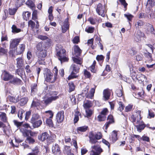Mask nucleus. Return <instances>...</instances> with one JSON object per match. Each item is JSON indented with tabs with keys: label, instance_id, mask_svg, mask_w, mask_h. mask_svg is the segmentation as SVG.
Masks as SVG:
<instances>
[{
	"label": "nucleus",
	"instance_id": "obj_1",
	"mask_svg": "<svg viewBox=\"0 0 155 155\" xmlns=\"http://www.w3.org/2000/svg\"><path fill=\"white\" fill-rule=\"evenodd\" d=\"M51 39H48L45 41H41L36 44L35 55L39 64H42V61L45 60L47 55V50L51 45Z\"/></svg>",
	"mask_w": 155,
	"mask_h": 155
},
{
	"label": "nucleus",
	"instance_id": "obj_2",
	"mask_svg": "<svg viewBox=\"0 0 155 155\" xmlns=\"http://www.w3.org/2000/svg\"><path fill=\"white\" fill-rule=\"evenodd\" d=\"M141 111L136 110V113L137 115H132L130 117V120L133 123L135 122L137 118L139 117V119H137L136 122L137 125H134L136 127L137 130L139 132H141L146 127V125L142 120V117L141 116Z\"/></svg>",
	"mask_w": 155,
	"mask_h": 155
},
{
	"label": "nucleus",
	"instance_id": "obj_3",
	"mask_svg": "<svg viewBox=\"0 0 155 155\" xmlns=\"http://www.w3.org/2000/svg\"><path fill=\"white\" fill-rule=\"evenodd\" d=\"M56 55L61 64L68 61L69 59L66 55V51L62 46L57 45L56 47Z\"/></svg>",
	"mask_w": 155,
	"mask_h": 155
},
{
	"label": "nucleus",
	"instance_id": "obj_4",
	"mask_svg": "<svg viewBox=\"0 0 155 155\" xmlns=\"http://www.w3.org/2000/svg\"><path fill=\"white\" fill-rule=\"evenodd\" d=\"M3 80L5 81H9V82L13 84H21L22 81L17 77H15L14 75L11 74L9 72L4 70L2 73Z\"/></svg>",
	"mask_w": 155,
	"mask_h": 155
},
{
	"label": "nucleus",
	"instance_id": "obj_5",
	"mask_svg": "<svg viewBox=\"0 0 155 155\" xmlns=\"http://www.w3.org/2000/svg\"><path fill=\"white\" fill-rule=\"evenodd\" d=\"M56 135H50L47 132H45L40 134L38 136V139L41 141H46L47 145L49 146L54 142Z\"/></svg>",
	"mask_w": 155,
	"mask_h": 155
},
{
	"label": "nucleus",
	"instance_id": "obj_6",
	"mask_svg": "<svg viewBox=\"0 0 155 155\" xmlns=\"http://www.w3.org/2000/svg\"><path fill=\"white\" fill-rule=\"evenodd\" d=\"M96 87L97 86L94 85V87L91 88L88 92L89 86L88 85H87L82 90L81 94L84 95L87 98L93 99Z\"/></svg>",
	"mask_w": 155,
	"mask_h": 155
},
{
	"label": "nucleus",
	"instance_id": "obj_7",
	"mask_svg": "<svg viewBox=\"0 0 155 155\" xmlns=\"http://www.w3.org/2000/svg\"><path fill=\"white\" fill-rule=\"evenodd\" d=\"M102 137V134L101 132H97L94 134L93 131H91L89 133V140L91 144H95L98 142L97 140L101 139Z\"/></svg>",
	"mask_w": 155,
	"mask_h": 155
},
{
	"label": "nucleus",
	"instance_id": "obj_8",
	"mask_svg": "<svg viewBox=\"0 0 155 155\" xmlns=\"http://www.w3.org/2000/svg\"><path fill=\"white\" fill-rule=\"evenodd\" d=\"M40 118V115L38 114H34L32 115L30 122L33 128H38L41 125L42 122Z\"/></svg>",
	"mask_w": 155,
	"mask_h": 155
},
{
	"label": "nucleus",
	"instance_id": "obj_9",
	"mask_svg": "<svg viewBox=\"0 0 155 155\" xmlns=\"http://www.w3.org/2000/svg\"><path fill=\"white\" fill-rule=\"evenodd\" d=\"M80 67V65L76 64H72L71 65L70 69L71 71V72L68 78V80L78 77V76L76 74L79 72Z\"/></svg>",
	"mask_w": 155,
	"mask_h": 155
},
{
	"label": "nucleus",
	"instance_id": "obj_10",
	"mask_svg": "<svg viewBox=\"0 0 155 155\" xmlns=\"http://www.w3.org/2000/svg\"><path fill=\"white\" fill-rule=\"evenodd\" d=\"M44 74L45 76V80L47 82L53 83L57 80V79L54 76L53 77V74L51 72L50 70L48 68H44Z\"/></svg>",
	"mask_w": 155,
	"mask_h": 155
},
{
	"label": "nucleus",
	"instance_id": "obj_11",
	"mask_svg": "<svg viewBox=\"0 0 155 155\" xmlns=\"http://www.w3.org/2000/svg\"><path fill=\"white\" fill-rule=\"evenodd\" d=\"M58 94V93L57 92L54 91L52 96L48 97L46 99L43 100L44 104L47 106L51 103L53 101H56L59 98Z\"/></svg>",
	"mask_w": 155,
	"mask_h": 155
},
{
	"label": "nucleus",
	"instance_id": "obj_12",
	"mask_svg": "<svg viewBox=\"0 0 155 155\" xmlns=\"http://www.w3.org/2000/svg\"><path fill=\"white\" fill-rule=\"evenodd\" d=\"M96 12L99 15H101L102 17L105 16L106 12L105 11V8L103 6L101 3H99L97 6Z\"/></svg>",
	"mask_w": 155,
	"mask_h": 155
},
{
	"label": "nucleus",
	"instance_id": "obj_13",
	"mask_svg": "<svg viewBox=\"0 0 155 155\" xmlns=\"http://www.w3.org/2000/svg\"><path fill=\"white\" fill-rule=\"evenodd\" d=\"M107 120V121L105 123L104 126L105 129L106 130H107L108 128L111 124H114L115 122L114 117L111 114H110L108 116Z\"/></svg>",
	"mask_w": 155,
	"mask_h": 155
},
{
	"label": "nucleus",
	"instance_id": "obj_14",
	"mask_svg": "<svg viewBox=\"0 0 155 155\" xmlns=\"http://www.w3.org/2000/svg\"><path fill=\"white\" fill-rule=\"evenodd\" d=\"M64 112L63 110L58 111L56 116L57 122L58 123H60L63 122L64 120Z\"/></svg>",
	"mask_w": 155,
	"mask_h": 155
},
{
	"label": "nucleus",
	"instance_id": "obj_15",
	"mask_svg": "<svg viewBox=\"0 0 155 155\" xmlns=\"http://www.w3.org/2000/svg\"><path fill=\"white\" fill-rule=\"evenodd\" d=\"M144 35L140 30H138L136 33H135L134 35V39L135 41L137 42L141 41V39L143 37Z\"/></svg>",
	"mask_w": 155,
	"mask_h": 155
},
{
	"label": "nucleus",
	"instance_id": "obj_16",
	"mask_svg": "<svg viewBox=\"0 0 155 155\" xmlns=\"http://www.w3.org/2000/svg\"><path fill=\"white\" fill-rule=\"evenodd\" d=\"M111 91L108 88L104 89L103 91V97L104 101H107L110 98Z\"/></svg>",
	"mask_w": 155,
	"mask_h": 155
},
{
	"label": "nucleus",
	"instance_id": "obj_17",
	"mask_svg": "<svg viewBox=\"0 0 155 155\" xmlns=\"http://www.w3.org/2000/svg\"><path fill=\"white\" fill-rule=\"evenodd\" d=\"M20 40L18 39H13L10 42V48L12 49L16 48L20 42Z\"/></svg>",
	"mask_w": 155,
	"mask_h": 155
},
{
	"label": "nucleus",
	"instance_id": "obj_18",
	"mask_svg": "<svg viewBox=\"0 0 155 155\" xmlns=\"http://www.w3.org/2000/svg\"><path fill=\"white\" fill-rule=\"evenodd\" d=\"M16 60L17 61V68H21L24 66V61L22 57H18Z\"/></svg>",
	"mask_w": 155,
	"mask_h": 155
},
{
	"label": "nucleus",
	"instance_id": "obj_19",
	"mask_svg": "<svg viewBox=\"0 0 155 155\" xmlns=\"http://www.w3.org/2000/svg\"><path fill=\"white\" fill-rule=\"evenodd\" d=\"M31 95H35L38 91V85L36 83H34L31 85Z\"/></svg>",
	"mask_w": 155,
	"mask_h": 155
},
{
	"label": "nucleus",
	"instance_id": "obj_20",
	"mask_svg": "<svg viewBox=\"0 0 155 155\" xmlns=\"http://www.w3.org/2000/svg\"><path fill=\"white\" fill-rule=\"evenodd\" d=\"M25 44H23L20 45L19 48L16 51L17 55H20L23 54L25 51Z\"/></svg>",
	"mask_w": 155,
	"mask_h": 155
},
{
	"label": "nucleus",
	"instance_id": "obj_21",
	"mask_svg": "<svg viewBox=\"0 0 155 155\" xmlns=\"http://www.w3.org/2000/svg\"><path fill=\"white\" fill-rule=\"evenodd\" d=\"M110 139L113 142H114L117 140V134L116 130H114L112 132Z\"/></svg>",
	"mask_w": 155,
	"mask_h": 155
},
{
	"label": "nucleus",
	"instance_id": "obj_22",
	"mask_svg": "<svg viewBox=\"0 0 155 155\" xmlns=\"http://www.w3.org/2000/svg\"><path fill=\"white\" fill-rule=\"evenodd\" d=\"M74 50L76 56L78 57L81 55L82 53V50L78 45H76L74 46Z\"/></svg>",
	"mask_w": 155,
	"mask_h": 155
},
{
	"label": "nucleus",
	"instance_id": "obj_23",
	"mask_svg": "<svg viewBox=\"0 0 155 155\" xmlns=\"http://www.w3.org/2000/svg\"><path fill=\"white\" fill-rule=\"evenodd\" d=\"M96 64V62L94 60L92 64L88 68V69L90 71L94 73H96L97 70L95 68V66Z\"/></svg>",
	"mask_w": 155,
	"mask_h": 155
},
{
	"label": "nucleus",
	"instance_id": "obj_24",
	"mask_svg": "<svg viewBox=\"0 0 155 155\" xmlns=\"http://www.w3.org/2000/svg\"><path fill=\"white\" fill-rule=\"evenodd\" d=\"M52 151L54 154H57V153H61L60 147L58 144L55 143L52 147Z\"/></svg>",
	"mask_w": 155,
	"mask_h": 155
},
{
	"label": "nucleus",
	"instance_id": "obj_25",
	"mask_svg": "<svg viewBox=\"0 0 155 155\" xmlns=\"http://www.w3.org/2000/svg\"><path fill=\"white\" fill-rule=\"evenodd\" d=\"M93 106L92 102L90 100H87L85 103H84L83 106L85 109H88Z\"/></svg>",
	"mask_w": 155,
	"mask_h": 155
},
{
	"label": "nucleus",
	"instance_id": "obj_26",
	"mask_svg": "<svg viewBox=\"0 0 155 155\" xmlns=\"http://www.w3.org/2000/svg\"><path fill=\"white\" fill-rule=\"evenodd\" d=\"M28 100V97H22L20 100L19 104L21 106H23L27 104Z\"/></svg>",
	"mask_w": 155,
	"mask_h": 155
},
{
	"label": "nucleus",
	"instance_id": "obj_27",
	"mask_svg": "<svg viewBox=\"0 0 155 155\" xmlns=\"http://www.w3.org/2000/svg\"><path fill=\"white\" fill-rule=\"evenodd\" d=\"M91 148L92 150L98 152L99 153H101L103 151L102 149L101 148L100 146L98 145H94L92 146Z\"/></svg>",
	"mask_w": 155,
	"mask_h": 155
},
{
	"label": "nucleus",
	"instance_id": "obj_28",
	"mask_svg": "<svg viewBox=\"0 0 155 155\" xmlns=\"http://www.w3.org/2000/svg\"><path fill=\"white\" fill-rule=\"evenodd\" d=\"M116 93L117 96L122 97L123 99L124 98V94L123 88L121 89H117L116 91Z\"/></svg>",
	"mask_w": 155,
	"mask_h": 155
},
{
	"label": "nucleus",
	"instance_id": "obj_29",
	"mask_svg": "<svg viewBox=\"0 0 155 155\" xmlns=\"http://www.w3.org/2000/svg\"><path fill=\"white\" fill-rule=\"evenodd\" d=\"M81 116V113L78 111H76L75 113L74 117V123L76 124L78 122L79 120V116Z\"/></svg>",
	"mask_w": 155,
	"mask_h": 155
},
{
	"label": "nucleus",
	"instance_id": "obj_30",
	"mask_svg": "<svg viewBox=\"0 0 155 155\" xmlns=\"http://www.w3.org/2000/svg\"><path fill=\"white\" fill-rule=\"evenodd\" d=\"M8 98L10 102L16 103L19 101V96H18L17 97H16L9 96H8Z\"/></svg>",
	"mask_w": 155,
	"mask_h": 155
},
{
	"label": "nucleus",
	"instance_id": "obj_31",
	"mask_svg": "<svg viewBox=\"0 0 155 155\" xmlns=\"http://www.w3.org/2000/svg\"><path fill=\"white\" fill-rule=\"evenodd\" d=\"M22 15L24 20L27 21L29 20L30 17H31V13L28 11L24 12H23Z\"/></svg>",
	"mask_w": 155,
	"mask_h": 155
},
{
	"label": "nucleus",
	"instance_id": "obj_32",
	"mask_svg": "<svg viewBox=\"0 0 155 155\" xmlns=\"http://www.w3.org/2000/svg\"><path fill=\"white\" fill-rule=\"evenodd\" d=\"M87 126H83L78 127L77 129V131L78 132H85L88 129Z\"/></svg>",
	"mask_w": 155,
	"mask_h": 155
},
{
	"label": "nucleus",
	"instance_id": "obj_33",
	"mask_svg": "<svg viewBox=\"0 0 155 155\" xmlns=\"http://www.w3.org/2000/svg\"><path fill=\"white\" fill-rule=\"evenodd\" d=\"M26 4L29 8L32 9L35 7L34 3L31 0H28L26 2Z\"/></svg>",
	"mask_w": 155,
	"mask_h": 155
},
{
	"label": "nucleus",
	"instance_id": "obj_34",
	"mask_svg": "<svg viewBox=\"0 0 155 155\" xmlns=\"http://www.w3.org/2000/svg\"><path fill=\"white\" fill-rule=\"evenodd\" d=\"M12 31L14 33H18L21 31V29L20 28H17L16 26L15 25H12Z\"/></svg>",
	"mask_w": 155,
	"mask_h": 155
},
{
	"label": "nucleus",
	"instance_id": "obj_35",
	"mask_svg": "<svg viewBox=\"0 0 155 155\" xmlns=\"http://www.w3.org/2000/svg\"><path fill=\"white\" fill-rule=\"evenodd\" d=\"M0 120L3 122L6 123L7 122V117L6 116V114L5 113H2L0 114Z\"/></svg>",
	"mask_w": 155,
	"mask_h": 155
},
{
	"label": "nucleus",
	"instance_id": "obj_36",
	"mask_svg": "<svg viewBox=\"0 0 155 155\" xmlns=\"http://www.w3.org/2000/svg\"><path fill=\"white\" fill-rule=\"evenodd\" d=\"M83 74L86 78L90 79L91 78V75L90 72L86 69L84 70Z\"/></svg>",
	"mask_w": 155,
	"mask_h": 155
},
{
	"label": "nucleus",
	"instance_id": "obj_37",
	"mask_svg": "<svg viewBox=\"0 0 155 155\" xmlns=\"http://www.w3.org/2000/svg\"><path fill=\"white\" fill-rule=\"evenodd\" d=\"M144 55L145 58H147L149 61H152L153 60L152 54L148 51H147L146 52L144 53Z\"/></svg>",
	"mask_w": 155,
	"mask_h": 155
},
{
	"label": "nucleus",
	"instance_id": "obj_38",
	"mask_svg": "<svg viewBox=\"0 0 155 155\" xmlns=\"http://www.w3.org/2000/svg\"><path fill=\"white\" fill-rule=\"evenodd\" d=\"M32 152L29 153L27 155H39V150L37 148L32 149Z\"/></svg>",
	"mask_w": 155,
	"mask_h": 155
},
{
	"label": "nucleus",
	"instance_id": "obj_39",
	"mask_svg": "<svg viewBox=\"0 0 155 155\" xmlns=\"http://www.w3.org/2000/svg\"><path fill=\"white\" fill-rule=\"evenodd\" d=\"M25 2V0H16L15 2V5L16 7H19L23 5Z\"/></svg>",
	"mask_w": 155,
	"mask_h": 155
},
{
	"label": "nucleus",
	"instance_id": "obj_40",
	"mask_svg": "<svg viewBox=\"0 0 155 155\" xmlns=\"http://www.w3.org/2000/svg\"><path fill=\"white\" fill-rule=\"evenodd\" d=\"M8 52V50L1 47L0 48V55H7Z\"/></svg>",
	"mask_w": 155,
	"mask_h": 155
},
{
	"label": "nucleus",
	"instance_id": "obj_41",
	"mask_svg": "<svg viewBox=\"0 0 155 155\" xmlns=\"http://www.w3.org/2000/svg\"><path fill=\"white\" fill-rule=\"evenodd\" d=\"M51 118H49L47 119L46 121V124L49 127H54V124Z\"/></svg>",
	"mask_w": 155,
	"mask_h": 155
},
{
	"label": "nucleus",
	"instance_id": "obj_42",
	"mask_svg": "<svg viewBox=\"0 0 155 155\" xmlns=\"http://www.w3.org/2000/svg\"><path fill=\"white\" fill-rule=\"evenodd\" d=\"M40 105V102L38 101H33L31 105V107H36L39 106Z\"/></svg>",
	"mask_w": 155,
	"mask_h": 155
},
{
	"label": "nucleus",
	"instance_id": "obj_43",
	"mask_svg": "<svg viewBox=\"0 0 155 155\" xmlns=\"http://www.w3.org/2000/svg\"><path fill=\"white\" fill-rule=\"evenodd\" d=\"M25 140L28 141V143L29 144H33L35 142V140L30 136L27 137Z\"/></svg>",
	"mask_w": 155,
	"mask_h": 155
},
{
	"label": "nucleus",
	"instance_id": "obj_44",
	"mask_svg": "<svg viewBox=\"0 0 155 155\" xmlns=\"http://www.w3.org/2000/svg\"><path fill=\"white\" fill-rule=\"evenodd\" d=\"M104 57L102 55H98L97 56L96 59L98 62L102 63L104 60Z\"/></svg>",
	"mask_w": 155,
	"mask_h": 155
},
{
	"label": "nucleus",
	"instance_id": "obj_45",
	"mask_svg": "<svg viewBox=\"0 0 155 155\" xmlns=\"http://www.w3.org/2000/svg\"><path fill=\"white\" fill-rule=\"evenodd\" d=\"M90 24L92 25H94L96 24L97 21V19L96 18H94L92 17H90L88 19Z\"/></svg>",
	"mask_w": 155,
	"mask_h": 155
},
{
	"label": "nucleus",
	"instance_id": "obj_46",
	"mask_svg": "<svg viewBox=\"0 0 155 155\" xmlns=\"http://www.w3.org/2000/svg\"><path fill=\"white\" fill-rule=\"evenodd\" d=\"M94 27L90 26L87 28H86L85 31L88 33H92L94 32Z\"/></svg>",
	"mask_w": 155,
	"mask_h": 155
},
{
	"label": "nucleus",
	"instance_id": "obj_47",
	"mask_svg": "<svg viewBox=\"0 0 155 155\" xmlns=\"http://www.w3.org/2000/svg\"><path fill=\"white\" fill-rule=\"evenodd\" d=\"M13 122L14 125L19 128H20L21 126L22 125L23 123L22 121L21 122H18L16 120H14Z\"/></svg>",
	"mask_w": 155,
	"mask_h": 155
},
{
	"label": "nucleus",
	"instance_id": "obj_48",
	"mask_svg": "<svg viewBox=\"0 0 155 155\" xmlns=\"http://www.w3.org/2000/svg\"><path fill=\"white\" fill-rule=\"evenodd\" d=\"M28 27H31V29H33L35 27V24L33 21L30 20L28 21Z\"/></svg>",
	"mask_w": 155,
	"mask_h": 155
},
{
	"label": "nucleus",
	"instance_id": "obj_49",
	"mask_svg": "<svg viewBox=\"0 0 155 155\" xmlns=\"http://www.w3.org/2000/svg\"><path fill=\"white\" fill-rule=\"evenodd\" d=\"M97 118L98 121L101 122L105 120L106 118V117L105 116L100 114L97 116Z\"/></svg>",
	"mask_w": 155,
	"mask_h": 155
},
{
	"label": "nucleus",
	"instance_id": "obj_50",
	"mask_svg": "<svg viewBox=\"0 0 155 155\" xmlns=\"http://www.w3.org/2000/svg\"><path fill=\"white\" fill-rule=\"evenodd\" d=\"M69 90L70 92L74 91L75 89V86L73 82H71L68 83Z\"/></svg>",
	"mask_w": 155,
	"mask_h": 155
},
{
	"label": "nucleus",
	"instance_id": "obj_51",
	"mask_svg": "<svg viewBox=\"0 0 155 155\" xmlns=\"http://www.w3.org/2000/svg\"><path fill=\"white\" fill-rule=\"evenodd\" d=\"M63 151L66 153L67 154L68 153L71 152V149H70V147L65 145L64 146Z\"/></svg>",
	"mask_w": 155,
	"mask_h": 155
},
{
	"label": "nucleus",
	"instance_id": "obj_52",
	"mask_svg": "<svg viewBox=\"0 0 155 155\" xmlns=\"http://www.w3.org/2000/svg\"><path fill=\"white\" fill-rule=\"evenodd\" d=\"M131 77L133 79H136L139 80V81L140 80L141 81H142V80L139 79V78L140 77H137V74L136 71H133L131 73Z\"/></svg>",
	"mask_w": 155,
	"mask_h": 155
},
{
	"label": "nucleus",
	"instance_id": "obj_53",
	"mask_svg": "<svg viewBox=\"0 0 155 155\" xmlns=\"http://www.w3.org/2000/svg\"><path fill=\"white\" fill-rule=\"evenodd\" d=\"M119 107L117 109L118 110L120 111V112L122 111L124 108V104L121 101H119L118 103Z\"/></svg>",
	"mask_w": 155,
	"mask_h": 155
},
{
	"label": "nucleus",
	"instance_id": "obj_54",
	"mask_svg": "<svg viewBox=\"0 0 155 155\" xmlns=\"http://www.w3.org/2000/svg\"><path fill=\"white\" fill-rule=\"evenodd\" d=\"M133 105L130 104H128L126 106L125 108V111L126 112H128L131 111L133 108Z\"/></svg>",
	"mask_w": 155,
	"mask_h": 155
},
{
	"label": "nucleus",
	"instance_id": "obj_55",
	"mask_svg": "<svg viewBox=\"0 0 155 155\" xmlns=\"http://www.w3.org/2000/svg\"><path fill=\"white\" fill-rule=\"evenodd\" d=\"M85 111L86 115L87 117H91L93 113L92 110L89 109H85Z\"/></svg>",
	"mask_w": 155,
	"mask_h": 155
},
{
	"label": "nucleus",
	"instance_id": "obj_56",
	"mask_svg": "<svg viewBox=\"0 0 155 155\" xmlns=\"http://www.w3.org/2000/svg\"><path fill=\"white\" fill-rule=\"evenodd\" d=\"M37 38L42 40H48V39H50L48 38V37L46 36H44L40 35H39L38 36Z\"/></svg>",
	"mask_w": 155,
	"mask_h": 155
},
{
	"label": "nucleus",
	"instance_id": "obj_57",
	"mask_svg": "<svg viewBox=\"0 0 155 155\" xmlns=\"http://www.w3.org/2000/svg\"><path fill=\"white\" fill-rule=\"evenodd\" d=\"M124 15L127 18L129 22L132 21L133 18L134 17V16L131 14H125Z\"/></svg>",
	"mask_w": 155,
	"mask_h": 155
},
{
	"label": "nucleus",
	"instance_id": "obj_58",
	"mask_svg": "<svg viewBox=\"0 0 155 155\" xmlns=\"http://www.w3.org/2000/svg\"><path fill=\"white\" fill-rule=\"evenodd\" d=\"M72 41L74 44H78L80 41L79 37L78 36H75L72 40Z\"/></svg>",
	"mask_w": 155,
	"mask_h": 155
},
{
	"label": "nucleus",
	"instance_id": "obj_59",
	"mask_svg": "<svg viewBox=\"0 0 155 155\" xmlns=\"http://www.w3.org/2000/svg\"><path fill=\"white\" fill-rule=\"evenodd\" d=\"M17 11V9L15 8H9L8 9V12L11 15H14Z\"/></svg>",
	"mask_w": 155,
	"mask_h": 155
},
{
	"label": "nucleus",
	"instance_id": "obj_60",
	"mask_svg": "<svg viewBox=\"0 0 155 155\" xmlns=\"http://www.w3.org/2000/svg\"><path fill=\"white\" fill-rule=\"evenodd\" d=\"M155 117V114L154 112L151 110H148V116L147 117L148 118L150 119L153 118Z\"/></svg>",
	"mask_w": 155,
	"mask_h": 155
},
{
	"label": "nucleus",
	"instance_id": "obj_61",
	"mask_svg": "<svg viewBox=\"0 0 155 155\" xmlns=\"http://www.w3.org/2000/svg\"><path fill=\"white\" fill-rule=\"evenodd\" d=\"M140 139L143 141H145L147 142H149L150 141V139L149 137L144 135L140 138Z\"/></svg>",
	"mask_w": 155,
	"mask_h": 155
},
{
	"label": "nucleus",
	"instance_id": "obj_62",
	"mask_svg": "<svg viewBox=\"0 0 155 155\" xmlns=\"http://www.w3.org/2000/svg\"><path fill=\"white\" fill-rule=\"evenodd\" d=\"M64 140L65 143H69L71 141V139L70 136H65L64 137Z\"/></svg>",
	"mask_w": 155,
	"mask_h": 155
},
{
	"label": "nucleus",
	"instance_id": "obj_63",
	"mask_svg": "<svg viewBox=\"0 0 155 155\" xmlns=\"http://www.w3.org/2000/svg\"><path fill=\"white\" fill-rule=\"evenodd\" d=\"M108 112L109 111L108 109L106 108H105L103 109L101 112L100 114L106 116Z\"/></svg>",
	"mask_w": 155,
	"mask_h": 155
},
{
	"label": "nucleus",
	"instance_id": "obj_64",
	"mask_svg": "<svg viewBox=\"0 0 155 155\" xmlns=\"http://www.w3.org/2000/svg\"><path fill=\"white\" fill-rule=\"evenodd\" d=\"M119 1L121 3V5L124 6L126 10L127 9V6L128 5V4L126 2L125 0H119Z\"/></svg>",
	"mask_w": 155,
	"mask_h": 155
}]
</instances>
